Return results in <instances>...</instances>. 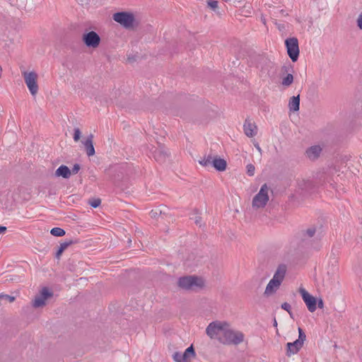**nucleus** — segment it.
I'll return each mask as SVG.
<instances>
[{
	"label": "nucleus",
	"instance_id": "obj_1",
	"mask_svg": "<svg viewBox=\"0 0 362 362\" xmlns=\"http://www.w3.org/2000/svg\"><path fill=\"white\" fill-rule=\"evenodd\" d=\"M286 273V266L285 264H280L277 267L273 278L269 281L264 291L266 296H269L274 293L281 286L284 279Z\"/></svg>",
	"mask_w": 362,
	"mask_h": 362
},
{
	"label": "nucleus",
	"instance_id": "obj_2",
	"mask_svg": "<svg viewBox=\"0 0 362 362\" xmlns=\"http://www.w3.org/2000/svg\"><path fill=\"white\" fill-rule=\"evenodd\" d=\"M244 340V334L240 331H235L226 327L223 336L218 337V341L223 344L238 345Z\"/></svg>",
	"mask_w": 362,
	"mask_h": 362
},
{
	"label": "nucleus",
	"instance_id": "obj_3",
	"mask_svg": "<svg viewBox=\"0 0 362 362\" xmlns=\"http://www.w3.org/2000/svg\"><path fill=\"white\" fill-rule=\"evenodd\" d=\"M178 286L185 290H194L202 288L204 281L201 278L194 276H187L178 279Z\"/></svg>",
	"mask_w": 362,
	"mask_h": 362
},
{
	"label": "nucleus",
	"instance_id": "obj_4",
	"mask_svg": "<svg viewBox=\"0 0 362 362\" xmlns=\"http://www.w3.org/2000/svg\"><path fill=\"white\" fill-rule=\"evenodd\" d=\"M226 327H228L226 322L219 321L212 322L207 326L206 333L211 339H218L220 336H223V333Z\"/></svg>",
	"mask_w": 362,
	"mask_h": 362
},
{
	"label": "nucleus",
	"instance_id": "obj_5",
	"mask_svg": "<svg viewBox=\"0 0 362 362\" xmlns=\"http://www.w3.org/2000/svg\"><path fill=\"white\" fill-rule=\"evenodd\" d=\"M22 76H23L25 83L31 93L32 95H35L39 90V87L37 83V74L35 71H22Z\"/></svg>",
	"mask_w": 362,
	"mask_h": 362
},
{
	"label": "nucleus",
	"instance_id": "obj_6",
	"mask_svg": "<svg viewBox=\"0 0 362 362\" xmlns=\"http://www.w3.org/2000/svg\"><path fill=\"white\" fill-rule=\"evenodd\" d=\"M269 187L267 184H264L259 192L252 199V206L254 208H263L266 206L269 201Z\"/></svg>",
	"mask_w": 362,
	"mask_h": 362
},
{
	"label": "nucleus",
	"instance_id": "obj_7",
	"mask_svg": "<svg viewBox=\"0 0 362 362\" xmlns=\"http://www.w3.org/2000/svg\"><path fill=\"white\" fill-rule=\"evenodd\" d=\"M287 54L293 62H296L299 57L298 40L296 37H288L285 40Z\"/></svg>",
	"mask_w": 362,
	"mask_h": 362
},
{
	"label": "nucleus",
	"instance_id": "obj_8",
	"mask_svg": "<svg viewBox=\"0 0 362 362\" xmlns=\"http://www.w3.org/2000/svg\"><path fill=\"white\" fill-rule=\"evenodd\" d=\"M113 20L128 28L132 27L134 18L132 13L117 12L113 15Z\"/></svg>",
	"mask_w": 362,
	"mask_h": 362
},
{
	"label": "nucleus",
	"instance_id": "obj_9",
	"mask_svg": "<svg viewBox=\"0 0 362 362\" xmlns=\"http://www.w3.org/2000/svg\"><path fill=\"white\" fill-rule=\"evenodd\" d=\"M195 356V351L193 346H189L184 353L175 352L173 358L175 362H189L190 358Z\"/></svg>",
	"mask_w": 362,
	"mask_h": 362
},
{
	"label": "nucleus",
	"instance_id": "obj_10",
	"mask_svg": "<svg viewBox=\"0 0 362 362\" xmlns=\"http://www.w3.org/2000/svg\"><path fill=\"white\" fill-rule=\"evenodd\" d=\"M83 41L88 47L96 48L100 42V37L95 31H90L83 35Z\"/></svg>",
	"mask_w": 362,
	"mask_h": 362
},
{
	"label": "nucleus",
	"instance_id": "obj_11",
	"mask_svg": "<svg viewBox=\"0 0 362 362\" xmlns=\"http://www.w3.org/2000/svg\"><path fill=\"white\" fill-rule=\"evenodd\" d=\"M300 293L301 294L302 298L305 302L308 310L311 313H313L316 310L317 308V299L311 296L307 291L304 288H300Z\"/></svg>",
	"mask_w": 362,
	"mask_h": 362
},
{
	"label": "nucleus",
	"instance_id": "obj_12",
	"mask_svg": "<svg viewBox=\"0 0 362 362\" xmlns=\"http://www.w3.org/2000/svg\"><path fill=\"white\" fill-rule=\"evenodd\" d=\"M52 296V292H51L47 288H43L40 295L36 296L33 301V306L34 308H40L44 306L45 305L46 300Z\"/></svg>",
	"mask_w": 362,
	"mask_h": 362
},
{
	"label": "nucleus",
	"instance_id": "obj_13",
	"mask_svg": "<svg viewBox=\"0 0 362 362\" xmlns=\"http://www.w3.org/2000/svg\"><path fill=\"white\" fill-rule=\"evenodd\" d=\"M152 154L155 160L160 163L165 162L168 157V151L163 146H160L158 148L155 149Z\"/></svg>",
	"mask_w": 362,
	"mask_h": 362
},
{
	"label": "nucleus",
	"instance_id": "obj_14",
	"mask_svg": "<svg viewBox=\"0 0 362 362\" xmlns=\"http://www.w3.org/2000/svg\"><path fill=\"white\" fill-rule=\"evenodd\" d=\"M243 130L248 137H253L257 134V127L256 124L251 122L250 120L245 119L243 124Z\"/></svg>",
	"mask_w": 362,
	"mask_h": 362
},
{
	"label": "nucleus",
	"instance_id": "obj_15",
	"mask_svg": "<svg viewBox=\"0 0 362 362\" xmlns=\"http://www.w3.org/2000/svg\"><path fill=\"white\" fill-rule=\"evenodd\" d=\"M322 151V148L318 145H315L313 146H310L306 150V156L307 157L312 160H314L317 159Z\"/></svg>",
	"mask_w": 362,
	"mask_h": 362
},
{
	"label": "nucleus",
	"instance_id": "obj_16",
	"mask_svg": "<svg viewBox=\"0 0 362 362\" xmlns=\"http://www.w3.org/2000/svg\"><path fill=\"white\" fill-rule=\"evenodd\" d=\"M303 346V345H302L300 341H297L296 340L293 342L287 343L286 355L291 356V355L297 354Z\"/></svg>",
	"mask_w": 362,
	"mask_h": 362
},
{
	"label": "nucleus",
	"instance_id": "obj_17",
	"mask_svg": "<svg viewBox=\"0 0 362 362\" xmlns=\"http://www.w3.org/2000/svg\"><path fill=\"white\" fill-rule=\"evenodd\" d=\"M93 135L90 134L86 139L83 141V144L86 148L88 156H92L95 154V148L93 146Z\"/></svg>",
	"mask_w": 362,
	"mask_h": 362
},
{
	"label": "nucleus",
	"instance_id": "obj_18",
	"mask_svg": "<svg viewBox=\"0 0 362 362\" xmlns=\"http://www.w3.org/2000/svg\"><path fill=\"white\" fill-rule=\"evenodd\" d=\"M71 175V170L64 165H60L55 171L56 177H62L65 179H68Z\"/></svg>",
	"mask_w": 362,
	"mask_h": 362
},
{
	"label": "nucleus",
	"instance_id": "obj_19",
	"mask_svg": "<svg viewBox=\"0 0 362 362\" xmlns=\"http://www.w3.org/2000/svg\"><path fill=\"white\" fill-rule=\"evenodd\" d=\"M227 163L226 161L220 158H214L212 167H214L216 170L218 171H224L226 168Z\"/></svg>",
	"mask_w": 362,
	"mask_h": 362
},
{
	"label": "nucleus",
	"instance_id": "obj_20",
	"mask_svg": "<svg viewBox=\"0 0 362 362\" xmlns=\"http://www.w3.org/2000/svg\"><path fill=\"white\" fill-rule=\"evenodd\" d=\"M300 106V95L293 96L291 98L288 107L291 111H298Z\"/></svg>",
	"mask_w": 362,
	"mask_h": 362
},
{
	"label": "nucleus",
	"instance_id": "obj_21",
	"mask_svg": "<svg viewBox=\"0 0 362 362\" xmlns=\"http://www.w3.org/2000/svg\"><path fill=\"white\" fill-rule=\"evenodd\" d=\"M316 232V230L314 227H311L308 228L306 230L302 232V240L303 241H308L309 239L312 238L315 233Z\"/></svg>",
	"mask_w": 362,
	"mask_h": 362
},
{
	"label": "nucleus",
	"instance_id": "obj_22",
	"mask_svg": "<svg viewBox=\"0 0 362 362\" xmlns=\"http://www.w3.org/2000/svg\"><path fill=\"white\" fill-rule=\"evenodd\" d=\"M214 157L211 155L204 156L203 158L199 160L200 165L204 167L209 168L212 167Z\"/></svg>",
	"mask_w": 362,
	"mask_h": 362
},
{
	"label": "nucleus",
	"instance_id": "obj_23",
	"mask_svg": "<svg viewBox=\"0 0 362 362\" xmlns=\"http://www.w3.org/2000/svg\"><path fill=\"white\" fill-rule=\"evenodd\" d=\"M293 82V76L292 74H287L281 78V85L285 87H289Z\"/></svg>",
	"mask_w": 362,
	"mask_h": 362
},
{
	"label": "nucleus",
	"instance_id": "obj_24",
	"mask_svg": "<svg viewBox=\"0 0 362 362\" xmlns=\"http://www.w3.org/2000/svg\"><path fill=\"white\" fill-rule=\"evenodd\" d=\"M72 244V241H66L60 244L58 250L56 252L55 257L57 259L60 258V256L62 255V252L69 246Z\"/></svg>",
	"mask_w": 362,
	"mask_h": 362
},
{
	"label": "nucleus",
	"instance_id": "obj_25",
	"mask_svg": "<svg viewBox=\"0 0 362 362\" xmlns=\"http://www.w3.org/2000/svg\"><path fill=\"white\" fill-rule=\"evenodd\" d=\"M50 233L56 237H62L65 235V230L61 228L55 227L52 228Z\"/></svg>",
	"mask_w": 362,
	"mask_h": 362
},
{
	"label": "nucleus",
	"instance_id": "obj_26",
	"mask_svg": "<svg viewBox=\"0 0 362 362\" xmlns=\"http://www.w3.org/2000/svg\"><path fill=\"white\" fill-rule=\"evenodd\" d=\"M306 339V335L303 330L299 327L298 328V339H296L297 341H300V343L303 345L304 341Z\"/></svg>",
	"mask_w": 362,
	"mask_h": 362
},
{
	"label": "nucleus",
	"instance_id": "obj_27",
	"mask_svg": "<svg viewBox=\"0 0 362 362\" xmlns=\"http://www.w3.org/2000/svg\"><path fill=\"white\" fill-rule=\"evenodd\" d=\"M218 2L216 0H208L207 1V5L211 9L213 10L214 11H216V9L218 8Z\"/></svg>",
	"mask_w": 362,
	"mask_h": 362
},
{
	"label": "nucleus",
	"instance_id": "obj_28",
	"mask_svg": "<svg viewBox=\"0 0 362 362\" xmlns=\"http://www.w3.org/2000/svg\"><path fill=\"white\" fill-rule=\"evenodd\" d=\"M88 204L93 208H97L101 204V200L98 198L92 199L88 201Z\"/></svg>",
	"mask_w": 362,
	"mask_h": 362
},
{
	"label": "nucleus",
	"instance_id": "obj_29",
	"mask_svg": "<svg viewBox=\"0 0 362 362\" xmlns=\"http://www.w3.org/2000/svg\"><path fill=\"white\" fill-rule=\"evenodd\" d=\"M246 168H247V174L249 176H253L255 174V168L254 165H252L251 163L247 164L246 166Z\"/></svg>",
	"mask_w": 362,
	"mask_h": 362
},
{
	"label": "nucleus",
	"instance_id": "obj_30",
	"mask_svg": "<svg viewBox=\"0 0 362 362\" xmlns=\"http://www.w3.org/2000/svg\"><path fill=\"white\" fill-rule=\"evenodd\" d=\"M281 308L284 309V310L287 311L289 313V315H291V317H292V313L291 311V307L289 303H282Z\"/></svg>",
	"mask_w": 362,
	"mask_h": 362
},
{
	"label": "nucleus",
	"instance_id": "obj_31",
	"mask_svg": "<svg viewBox=\"0 0 362 362\" xmlns=\"http://www.w3.org/2000/svg\"><path fill=\"white\" fill-rule=\"evenodd\" d=\"M81 131L78 128L74 129V140L78 141L81 137Z\"/></svg>",
	"mask_w": 362,
	"mask_h": 362
},
{
	"label": "nucleus",
	"instance_id": "obj_32",
	"mask_svg": "<svg viewBox=\"0 0 362 362\" xmlns=\"http://www.w3.org/2000/svg\"><path fill=\"white\" fill-rule=\"evenodd\" d=\"M1 297H2V300L8 301L10 303H12V302H13L15 300V298L13 296H11L9 295H6V294L4 295V294H2Z\"/></svg>",
	"mask_w": 362,
	"mask_h": 362
},
{
	"label": "nucleus",
	"instance_id": "obj_33",
	"mask_svg": "<svg viewBox=\"0 0 362 362\" xmlns=\"http://www.w3.org/2000/svg\"><path fill=\"white\" fill-rule=\"evenodd\" d=\"M81 167L80 165L78 163H76L74 165L72 169L71 170V174H77L80 170Z\"/></svg>",
	"mask_w": 362,
	"mask_h": 362
},
{
	"label": "nucleus",
	"instance_id": "obj_34",
	"mask_svg": "<svg viewBox=\"0 0 362 362\" xmlns=\"http://www.w3.org/2000/svg\"><path fill=\"white\" fill-rule=\"evenodd\" d=\"M356 23L357 26L362 30V12L358 15Z\"/></svg>",
	"mask_w": 362,
	"mask_h": 362
},
{
	"label": "nucleus",
	"instance_id": "obj_35",
	"mask_svg": "<svg viewBox=\"0 0 362 362\" xmlns=\"http://www.w3.org/2000/svg\"><path fill=\"white\" fill-rule=\"evenodd\" d=\"M317 305L319 308H324V302L322 298H320L317 300Z\"/></svg>",
	"mask_w": 362,
	"mask_h": 362
},
{
	"label": "nucleus",
	"instance_id": "obj_36",
	"mask_svg": "<svg viewBox=\"0 0 362 362\" xmlns=\"http://www.w3.org/2000/svg\"><path fill=\"white\" fill-rule=\"evenodd\" d=\"M194 219L197 225L201 226L202 218L199 216H195Z\"/></svg>",
	"mask_w": 362,
	"mask_h": 362
},
{
	"label": "nucleus",
	"instance_id": "obj_37",
	"mask_svg": "<svg viewBox=\"0 0 362 362\" xmlns=\"http://www.w3.org/2000/svg\"><path fill=\"white\" fill-rule=\"evenodd\" d=\"M6 230V227L0 226V234L4 233Z\"/></svg>",
	"mask_w": 362,
	"mask_h": 362
},
{
	"label": "nucleus",
	"instance_id": "obj_38",
	"mask_svg": "<svg viewBox=\"0 0 362 362\" xmlns=\"http://www.w3.org/2000/svg\"><path fill=\"white\" fill-rule=\"evenodd\" d=\"M255 146L256 148L258 150V151L261 152L262 149H261L260 146H259V144H257Z\"/></svg>",
	"mask_w": 362,
	"mask_h": 362
},
{
	"label": "nucleus",
	"instance_id": "obj_39",
	"mask_svg": "<svg viewBox=\"0 0 362 362\" xmlns=\"http://www.w3.org/2000/svg\"><path fill=\"white\" fill-rule=\"evenodd\" d=\"M274 327L277 326V322H276V319L274 320Z\"/></svg>",
	"mask_w": 362,
	"mask_h": 362
}]
</instances>
